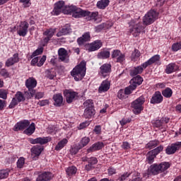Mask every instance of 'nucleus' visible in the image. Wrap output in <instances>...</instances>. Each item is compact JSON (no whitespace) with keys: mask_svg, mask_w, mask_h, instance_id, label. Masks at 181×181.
<instances>
[{"mask_svg":"<svg viewBox=\"0 0 181 181\" xmlns=\"http://www.w3.org/2000/svg\"><path fill=\"white\" fill-rule=\"evenodd\" d=\"M77 7L76 6H65L64 1H59L54 4V8L53 10L54 15H60L62 12L63 13H76Z\"/></svg>","mask_w":181,"mask_h":181,"instance_id":"1","label":"nucleus"},{"mask_svg":"<svg viewBox=\"0 0 181 181\" xmlns=\"http://www.w3.org/2000/svg\"><path fill=\"white\" fill-rule=\"evenodd\" d=\"M86 64L87 62H86V61H82L78 66L74 68L71 72V76H74L76 81H80V80H83V78H84V76H86V71L87 70L86 68Z\"/></svg>","mask_w":181,"mask_h":181,"instance_id":"2","label":"nucleus"},{"mask_svg":"<svg viewBox=\"0 0 181 181\" xmlns=\"http://www.w3.org/2000/svg\"><path fill=\"white\" fill-rule=\"evenodd\" d=\"M170 168V164L167 162H163L159 165L155 163L151 165L148 170L147 175L149 176L151 175H159V173H162V172H165V170H168Z\"/></svg>","mask_w":181,"mask_h":181,"instance_id":"3","label":"nucleus"},{"mask_svg":"<svg viewBox=\"0 0 181 181\" xmlns=\"http://www.w3.org/2000/svg\"><path fill=\"white\" fill-rule=\"evenodd\" d=\"M72 16L74 18H83V16H88L89 20L95 19L98 16V12H90L87 11L82 10L81 8H77L76 11L73 13Z\"/></svg>","mask_w":181,"mask_h":181,"instance_id":"4","label":"nucleus"},{"mask_svg":"<svg viewBox=\"0 0 181 181\" xmlns=\"http://www.w3.org/2000/svg\"><path fill=\"white\" fill-rule=\"evenodd\" d=\"M158 16L159 13L155 10H151L144 16L143 18V23L146 25H151L158 19Z\"/></svg>","mask_w":181,"mask_h":181,"instance_id":"5","label":"nucleus"},{"mask_svg":"<svg viewBox=\"0 0 181 181\" xmlns=\"http://www.w3.org/2000/svg\"><path fill=\"white\" fill-rule=\"evenodd\" d=\"M145 103V98L144 96H140L139 98L135 100L132 103V107L133 108V112L134 114H141V111L144 110V105Z\"/></svg>","mask_w":181,"mask_h":181,"instance_id":"6","label":"nucleus"},{"mask_svg":"<svg viewBox=\"0 0 181 181\" xmlns=\"http://www.w3.org/2000/svg\"><path fill=\"white\" fill-rule=\"evenodd\" d=\"M64 95L66 98V101L68 104H71L72 102L76 100V97L78 96V93L77 92H74L72 90L66 89L64 90Z\"/></svg>","mask_w":181,"mask_h":181,"instance_id":"7","label":"nucleus"},{"mask_svg":"<svg viewBox=\"0 0 181 181\" xmlns=\"http://www.w3.org/2000/svg\"><path fill=\"white\" fill-rule=\"evenodd\" d=\"M50 141H52V139L50 137H38L37 139H28V141L33 145H36L37 144H39L40 145H45V144H47V142H50Z\"/></svg>","mask_w":181,"mask_h":181,"instance_id":"8","label":"nucleus"},{"mask_svg":"<svg viewBox=\"0 0 181 181\" xmlns=\"http://www.w3.org/2000/svg\"><path fill=\"white\" fill-rule=\"evenodd\" d=\"M28 29H29V23L22 21L18 28L17 33L19 36H23L24 37V36L28 35Z\"/></svg>","mask_w":181,"mask_h":181,"instance_id":"9","label":"nucleus"},{"mask_svg":"<svg viewBox=\"0 0 181 181\" xmlns=\"http://www.w3.org/2000/svg\"><path fill=\"white\" fill-rule=\"evenodd\" d=\"M31 156L33 160H37L40 156V153L43 151V147L42 146L36 145L32 147L30 149Z\"/></svg>","mask_w":181,"mask_h":181,"instance_id":"10","label":"nucleus"},{"mask_svg":"<svg viewBox=\"0 0 181 181\" xmlns=\"http://www.w3.org/2000/svg\"><path fill=\"white\" fill-rule=\"evenodd\" d=\"M181 148V142L177 141L174 144H172L170 146H168L165 150L167 155H173L177 151Z\"/></svg>","mask_w":181,"mask_h":181,"instance_id":"11","label":"nucleus"},{"mask_svg":"<svg viewBox=\"0 0 181 181\" xmlns=\"http://www.w3.org/2000/svg\"><path fill=\"white\" fill-rule=\"evenodd\" d=\"M102 46L103 42L101 40H97L87 45V50L88 52H95V50H98V49L101 48Z\"/></svg>","mask_w":181,"mask_h":181,"instance_id":"12","label":"nucleus"},{"mask_svg":"<svg viewBox=\"0 0 181 181\" xmlns=\"http://www.w3.org/2000/svg\"><path fill=\"white\" fill-rule=\"evenodd\" d=\"M58 56H59V60H61V62H64V63H69V53L67 52V50L64 48H60L58 50Z\"/></svg>","mask_w":181,"mask_h":181,"instance_id":"13","label":"nucleus"},{"mask_svg":"<svg viewBox=\"0 0 181 181\" xmlns=\"http://www.w3.org/2000/svg\"><path fill=\"white\" fill-rule=\"evenodd\" d=\"M29 125H30V122H29V120L24 119L18 122L14 126L13 131H23V129H26Z\"/></svg>","mask_w":181,"mask_h":181,"instance_id":"14","label":"nucleus"},{"mask_svg":"<svg viewBox=\"0 0 181 181\" xmlns=\"http://www.w3.org/2000/svg\"><path fill=\"white\" fill-rule=\"evenodd\" d=\"M112 58L116 59L117 63H122L125 60V54H122L121 51L115 49L112 53Z\"/></svg>","mask_w":181,"mask_h":181,"instance_id":"15","label":"nucleus"},{"mask_svg":"<svg viewBox=\"0 0 181 181\" xmlns=\"http://www.w3.org/2000/svg\"><path fill=\"white\" fill-rule=\"evenodd\" d=\"M100 74L102 77H107L110 76V73H111V64H104L100 66Z\"/></svg>","mask_w":181,"mask_h":181,"instance_id":"16","label":"nucleus"},{"mask_svg":"<svg viewBox=\"0 0 181 181\" xmlns=\"http://www.w3.org/2000/svg\"><path fill=\"white\" fill-rule=\"evenodd\" d=\"M53 178V174L50 172H44L38 175L36 181H49Z\"/></svg>","mask_w":181,"mask_h":181,"instance_id":"17","label":"nucleus"},{"mask_svg":"<svg viewBox=\"0 0 181 181\" xmlns=\"http://www.w3.org/2000/svg\"><path fill=\"white\" fill-rule=\"evenodd\" d=\"M142 30H144V27L141 23H138L134 25L133 28L130 29V33H132L134 37H136L137 36H139V34Z\"/></svg>","mask_w":181,"mask_h":181,"instance_id":"18","label":"nucleus"},{"mask_svg":"<svg viewBox=\"0 0 181 181\" xmlns=\"http://www.w3.org/2000/svg\"><path fill=\"white\" fill-rule=\"evenodd\" d=\"M163 101V96H162V94L159 91L155 92V93L153 95L151 99V104H160Z\"/></svg>","mask_w":181,"mask_h":181,"instance_id":"19","label":"nucleus"},{"mask_svg":"<svg viewBox=\"0 0 181 181\" xmlns=\"http://www.w3.org/2000/svg\"><path fill=\"white\" fill-rule=\"evenodd\" d=\"M19 62V54L16 53L13 55V57L8 58L6 62V67H11V66H13L16 63H18Z\"/></svg>","mask_w":181,"mask_h":181,"instance_id":"20","label":"nucleus"},{"mask_svg":"<svg viewBox=\"0 0 181 181\" xmlns=\"http://www.w3.org/2000/svg\"><path fill=\"white\" fill-rule=\"evenodd\" d=\"M71 32V28L69 24H66L57 33V37L62 36H65V35H69Z\"/></svg>","mask_w":181,"mask_h":181,"instance_id":"21","label":"nucleus"},{"mask_svg":"<svg viewBox=\"0 0 181 181\" xmlns=\"http://www.w3.org/2000/svg\"><path fill=\"white\" fill-rule=\"evenodd\" d=\"M159 60H160V56L159 54L154 55L147 62L143 64V67H144V69H146L148 66H151V64H153V63H158Z\"/></svg>","mask_w":181,"mask_h":181,"instance_id":"22","label":"nucleus"},{"mask_svg":"<svg viewBox=\"0 0 181 181\" xmlns=\"http://www.w3.org/2000/svg\"><path fill=\"white\" fill-rule=\"evenodd\" d=\"M111 86V83L108 80L103 81L100 84L98 91L99 93H105V91H108L110 90V86Z\"/></svg>","mask_w":181,"mask_h":181,"instance_id":"23","label":"nucleus"},{"mask_svg":"<svg viewBox=\"0 0 181 181\" xmlns=\"http://www.w3.org/2000/svg\"><path fill=\"white\" fill-rule=\"evenodd\" d=\"M91 37L90 36V33H85L82 37L78 38L77 42L78 44L81 46V45H84L86 42H90Z\"/></svg>","mask_w":181,"mask_h":181,"instance_id":"24","label":"nucleus"},{"mask_svg":"<svg viewBox=\"0 0 181 181\" xmlns=\"http://www.w3.org/2000/svg\"><path fill=\"white\" fill-rule=\"evenodd\" d=\"M104 148V143L103 142H97L93 144L89 148H88V152H95V151H100V149H103Z\"/></svg>","mask_w":181,"mask_h":181,"instance_id":"25","label":"nucleus"},{"mask_svg":"<svg viewBox=\"0 0 181 181\" xmlns=\"http://www.w3.org/2000/svg\"><path fill=\"white\" fill-rule=\"evenodd\" d=\"M53 100L55 107H62V105H63V95H62V94L58 93L54 95Z\"/></svg>","mask_w":181,"mask_h":181,"instance_id":"26","label":"nucleus"},{"mask_svg":"<svg viewBox=\"0 0 181 181\" xmlns=\"http://www.w3.org/2000/svg\"><path fill=\"white\" fill-rule=\"evenodd\" d=\"M95 115V110L94 107L86 108L83 113V117L86 119L93 118Z\"/></svg>","mask_w":181,"mask_h":181,"instance_id":"27","label":"nucleus"},{"mask_svg":"<svg viewBox=\"0 0 181 181\" xmlns=\"http://www.w3.org/2000/svg\"><path fill=\"white\" fill-rule=\"evenodd\" d=\"M144 69H146L144 67V64L141 66L134 67L130 71V76H138V74H142V71H144Z\"/></svg>","mask_w":181,"mask_h":181,"instance_id":"28","label":"nucleus"},{"mask_svg":"<svg viewBox=\"0 0 181 181\" xmlns=\"http://www.w3.org/2000/svg\"><path fill=\"white\" fill-rule=\"evenodd\" d=\"M37 86V81L35 78H29L25 81V87L28 88H35Z\"/></svg>","mask_w":181,"mask_h":181,"instance_id":"29","label":"nucleus"},{"mask_svg":"<svg viewBox=\"0 0 181 181\" xmlns=\"http://www.w3.org/2000/svg\"><path fill=\"white\" fill-rule=\"evenodd\" d=\"M144 78H142L141 76L138 75L130 81V84L135 86V88H136L138 86H141V84H142Z\"/></svg>","mask_w":181,"mask_h":181,"instance_id":"30","label":"nucleus"},{"mask_svg":"<svg viewBox=\"0 0 181 181\" xmlns=\"http://www.w3.org/2000/svg\"><path fill=\"white\" fill-rule=\"evenodd\" d=\"M156 158V155L152 151H150L146 154V162L151 165L153 163Z\"/></svg>","mask_w":181,"mask_h":181,"instance_id":"31","label":"nucleus"},{"mask_svg":"<svg viewBox=\"0 0 181 181\" xmlns=\"http://www.w3.org/2000/svg\"><path fill=\"white\" fill-rule=\"evenodd\" d=\"M108 5H110V0H100L96 4L99 9H105Z\"/></svg>","mask_w":181,"mask_h":181,"instance_id":"32","label":"nucleus"},{"mask_svg":"<svg viewBox=\"0 0 181 181\" xmlns=\"http://www.w3.org/2000/svg\"><path fill=\"white\" fill-rule=\"evenodd\" d=\"M67 142H69V140H67V139H64L59 141L55 147V151H60L63 149V147L67 145Z\"/></svg>","mask_w":181,"mask_h":181,"instance_id":"33","label":"nucleus"},{"mask_svg":"<svg viewBox=\"0 0 181 181\" xmlns=\"http://www.w3.org/2000/svg\"><path fill=\"white\" fill-rule=\"evenodd\" d=\"M45 77L49 80H53L56 77V71L53 69H47L45 71Z\"/></svg>","mask_w":181,"mask_h":181,"instance_id":"34","label":"nucleus"},{"mask_svg":"<svg viewBox=\"0 0 181 181\" xmlns=\"http://www.w3.org/2000/svg\"><path fill=\"white\" fill-rule=\"evenodd\" d=\"M177 69V66H176L175 64H170L166 67L165 73H167V74H170L171 73H173V71H176Z\"/></svg>","mask_w":181,"mask_h":181,"instance_id":"35","label":"nucleus"},{"mask_svg":"<svg viewBox=\"0 0 181 181\" xmlns=\"http://www.w3.org/2000/svg\"><path fill=\"white\" fill-rule=\"evenodd\" d=\"M162 94L165 98H170L173 94V91L170 88H166L162 91Z\"/></svg>","mask_w":181,"mask_h":181,"instance_id":"36","label":"nucleus"},{"mask_svg":"<svg viewBox=\"0 0 181 181\" xmlns=\"http://www.w3.org/2000/svg\"><path fill=\"white\" fill-rule=\"evenodd\" d=\"M35 129H36V127H35V123H31L30 126L24 131V134H26V135H32V134L35 132Z\"/></svg>","mask_w":181,"mask_h":181,"instance_id":"37","label":"nucleus"},{"mask_svg":"<svg viewBox=\"0 0 181 181\" xmlns=\"http://www.w3.org/2000/svg\"><path fill=\"white\" fill-rule=\"evenodd\" d=\"M66 173L68 176H73V175L77 173V168H76V166L69 167L66 168Z\"/></svg>","mask_w":181,"mask_h":181,"instance_id":"38","label":"nucleus"},{"mask_svg":"<svg viewBox=\"0 0 181 181\" xmlns=\"http://www.w3.org/2000/svg\"><path fill=\"white\" fill-rule=\"evenodd\" d=\"M89 143H90V137L85 136L81 139L78 145L83 149V148H84V146H87V145H88Z\"/></svg>","mask_w":181,"mask_h":181,"instance_id":"39","label":"nucleus"},{"mask_svg":"<svg viewBox=\"0 0 181 181\" xmlns=\"http://www.w3.org/2000/svg\"><path fill=\"white\" fill-rule=\"evenodd\" d=\"M14 98L16 100H17L18 103H22V102L25 101V95L21 91H18L16 93Z\"/></svg>","mask_w":181,"mask_h":181,"instance_id":"40","label":"nucleus"},{"mask_svg":"<svg viewBox=\"0 0 181 181\" xmlns=\"http://www.w3.org/2000/svg\"><path fill=\"white\" fill-rule=\"evenodd\" d=\"M9 172H11V170L6 169V170H0V180L2 179H6L8 176H9Z\"/></svg>","mask_w":181,"mask_h":181,"instance_id":"41","label":"nucleus"},{"mask_svg":"<svg viewBox=\"0 0 181 181\" xmlns=\"http://www.w3.org/2000/svg\"><path fill=\"white\" fill-rule=\"evenodd\" d=\"M158 145H159V141L154 140V141H151L148 142L146 145V148H148V149H153V148H156V146H158Z\"/></svg>","mask_w":181,"mask_h":181,"instance_id":"42","label":"nucleus"},{"mask_svg":"<svg viewBox=\"0 0 181 181\" xmlns=\"http://www.w3.org/2000/svg\"><path fill=\"white\" fill-rule=\"evenodd\" d=\"M154 127H156V128H159L160 129H163L162 132H164L165 131H166V128L163 127H165V125L163 124L161 119L156 120L154 124Z\"/></svg>","mask_w":181,"mask_h":181,"instance_id":"43","label":"nucleus"},{"mask_svg":"<svg viewBox=\"0 0 181 181\" xmlns=\"http://www.w3.org/2000/svg\"><path fill=\"white\" fill-rule=\"evenodd\" d=\"M110 54V51H102L98 54V59H108Z\"/></svg>","mask_w":181,"mask_h":181,"instance_id":"44","label":"nucleus"},{"mask_svg":"<svg viewBox=\"0 0 181 181\" xmlns=\"http://www.w3.org/2000/svg\"><path fill=\"white\" fill-rule=\"evenodd\" d=\"M33 88H28V92H25V95H27V98H32L36 94V90H35Z\"/></svg>","mask_w":181,"mask_h":181,"instance_id":"45","label":"nucleus"},{"mask_svg":"<svg viewBox=\"0 0 181 181\" xmlns=\"http://www.w3.org/2000/svg\"><path fill=\"white\" fill-rule=\"evenodd\" d=\"M135 88H136L135 87L134 85L130 83V86L129 87H127L125 88L124 93H126V95H129V94H131L132 93V91H134V90H135Z\"/></svg>","mask_w":181,"mask_h":181,"instance_id":"46","label":"nucleus"},{"mask_svg":"<svg viewBox=\"0 0 181 181\" xmlns=\"http://www.w3.org/2000/svg\"><path fill=\"white\" fill-rule=\"evenodd\" d=\"M83 106L86 108H94V102L91 99L87 100L83 103Z\"/></svg>","mask_w":181,"mask_h":181,"instance_id":"47","label":"nucleus"},{"mask_svg":"<svg viewBox=\"0 0 181 181\" xmlns=\"http://www.w3.org/2000/svg\"><path fill=\"white\" fill-rule=\"evenodd\" d=\"M56 32V29H49V30H47L45 32H44L43 35L45 36H48V37H53V35H54Z\"/></svg>","mask_w":181,"mask_h":181,"instance_id":"48","label":"nucleus"},{"mask_svg":"<svg viewBox=\"0 0 181 181\" xmlns=\"http://www.w3.org/2000/svg\"><path fill=\"white\" fill-rule=\"evenodd\" d=\"M80 149H82L79 144L74 146L71 149H70V153L71 155H76Z\"/></svg>","mask_w":181,"mask_h":181,"instance_id":"49","label":"nucleus"},{"mask_svg":"<svg viewBox=\"0 0 181 181\" xmlns=\"http://www.w3.org/2000/svg\"><path fill=\"white\" fill-rule=\"evenodd\" d=\"M140 56L141 52H139V50L134 49V51L132 54V60H134L135 62V60H136V59H138V57H139Z\"/></svg>","mask_w":181,"mask_h":181,"instance_id":"50","label":"nucleus"},{"mask_svg":"<svg viewBox=\"0 0 181 181\" xmlns=\"http://www.w3.org/2000/svg\"><path fill=\"white\" fill-rule=\"evenodd\" d=\"M23 165H25V158L21 157L17 161V168L22 169Z\"/></svg>","mask_w":181,"mask_h":181,"instance_id":"51","label":"nucleus"},{"mask_svg":"<svg viewBox=\"0 0 181 181\" xmlns=\"http://www.w3.org/2000/svg\"><path fill=\"white\" fill-rule=\"evenodd\" d=\"M43 53V47H40L37 49L31 55V58L36 57V56H39V54H42Z\"/></svg>","mask_w":181,"mask_h":181,"instance_id":"52","label":"nucleus"},{"mask_svg":"<svg viewBox=\"0 0 181 181\" xmlns=\"http://www.w3.org/2000/svg\"><path fill=\"white\" fill-rule=\"evenodd\" d=\"M0 98H3V100H6V98H8V90L1 89Z\"/></svg>","mask_w":181,"mask_h":181,"instance_id":"53","label":"nucleus"},{"mask_svg":"<svg viewBox=\"0 0 181 181\" xmlns=\"http://www.w3.org/2000/svg\"><path fill=\"white\" fill-rule=\"evenodd\" d=\"M180 49H181V42L175 43L172 46L173 52H177V50H180Z\"/></svg>","mask_w":181,"mask_h":181,"instance_id":"54","label":"nucleus"},{"mask_svg":"<svg viewBox=\"0 0 181 181\" xmlns=\"http://www.w3.org/2000/svg\"><path fill=\"white\" fill-rule=\"evenodd\" d=\"M18 103H19L17 99L15 98H13L10 105H8V108H15L16 105H18Z\"/></svg>","mask_w":181,"mask_h":181,"instance_id":"55","label":"nucleus"},{"mask_svg":"<svg viewBox=\"0 0 181 181\" xmlns=\"http://www.w3.org/2000/svg\"><path fill=\"white\" fill-rule=\"evenodd\" d=\"M0 74L2 76V77H4V78H7V77H9V72L5 69H2L0 71Z\"/></svg>","mask_w":181,"mask_h":181,"instance_id":"56","label":"nucleus"},{"mask_svg":"<svg viewBox=\"0 0 181 181\" xmlns=\"http://www.w3.org/2000/svg\"><path fill=\"white\" fill-rule=\"evenodd\" d=\"M39 62L37 64V67H42V64H45V62H46V56L43 55L42 58L39 59Z\"/></svg>","mask_w":181,"mask_h":181,"instance_id":"57","label":"nucleus"},{"mask_svg":"<svg viewBox=\"0 0 181 181\" xmlns=\"http://www.w3.org/2000/svg\"><path fill=\"white\" fill-rule=\"evenodd\" d=\"M163 151V146H159L158 147L156 148L153 150H151V151L153 152L154 154L158 155V153H160V152H162Z\"/></svg>","mask_w":181,"mask_h":181,"instance_id":"58","label":"nucleus"},{"mask_svg":"<svg viewBox=\"0 0 181 181\" xmlns=\"http://www.w3.org/2000/svg\"><path fill=\"white\" fill-rule=\"evenodd\" d=\"M125 95H127V94L125 93V90L121 89L119 90L118 93H117V97L119 98H125Z\"/></svg>","mask_w":181,"mask_h":181,"instance_id":"59","label":"nucleus"},{"mask_svg":"<svg viewBox=\"0 0 181 181\" xmlns=\"http://www.w3.org/2000/svg\"><path fill=\"white\" fill-rule=\"evenodd\" d=\"M93 132L96 134V135H100L101 134V126L97 125L95 127Z\"/></svg>","mask_w":181,"mask_h":181,"instance_id":"60","label":"nucleus"},{"mask_svg":"<svg viewBox=\"0 0 181 181\" xmlns=\"http://www.w3.org/2000/svg\"><path fill=\"white\" fill-rule=\"evenodd\" d=\"M98 162L95 157L89 158L88 160V163H90L92 165H95Z\"/></svg>","mask_w":181,"mask_h":181,"instance_id":"61","label":"nucleus"},{"mask_svg":"<svg viewBox=\"0 0 181 181\" xmlns=\"http://www.w3.org/2000/svg\"><path fill=\"white\" fill-rule=\"evenodd\" d=\"M130 175H131V173H126L123 174V175L119 178V181H124V180H125V179H127V177H129Z\"/></svg>","mask_w":181,"mask_h":181,"instance_id":"62","label":"nucleus"},{"mask_svg":"<svg viewBox=\"0 0 181 181\" xmlns=\"http://www.w3.org/2000/svg\"><path fill=\"white\" fill-rule=\"evenodd\" d=\"M87 127H88V122H84L81 123L78 127V129H84V128H87Z\"/></svg>","mask_w":181,"mask_h":181,"instance_id":"63","label":"nucleus"},{"mask_svg":"<svg viewBox=\"0 0 181 181\" xmlns=\"http://www.w3.org/2000/svg\"><path fill=\"white\" fill-rule=\"evenodd\" d=\"M49 104V100H41L38 102V105L40 107H45V105H48Z\"/></svg>","mask_w":181,"mask_h":181,"instance_id":"64","label":"nucleus"}]
</instances>
